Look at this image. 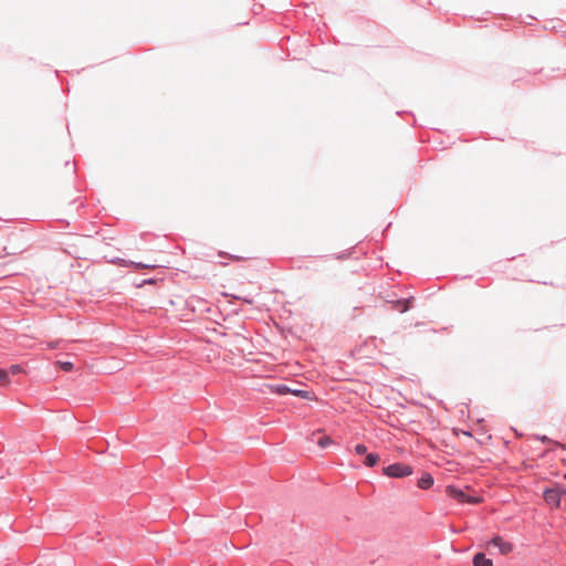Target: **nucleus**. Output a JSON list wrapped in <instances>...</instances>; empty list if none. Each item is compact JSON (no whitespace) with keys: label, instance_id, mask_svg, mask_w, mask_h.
I'll list each match as a JSON object with an SVG mask.
<instances>
[{"label":"nucleus","instance_id":"obj_1","mask_svg":"<svg viewBox=\"0 0 566 566\" xmlns=\"http://www.w3.org/2000/svg\"><path fill=\"white\" fill-rule=\"evenodd\" d=\"M385 475L390 478H405L412 473V468L403 463H394L382 469Z\"/></svg>","mask_w":566,"mask_h":566},{"label":"nucleus","instance_id":"obj_2","mask_svg":"<svg viewBox=\"0 0 566 566\" xmlns=\"http://www.w3.org/2000/svg\"><path fill=\"white\" fill-rule=\"evenodd\" d=\"M447 494L459 502H467V503H479L480 499L476 496L468 495L464 491L457 489L455 486L449 485L447 486Z\"/></svg>","mask_w":566,"mask_h":566},{"label":"nucleus","instance_id":"obj_3","mask_svg":"<svg viewBox=\"0 0 566 566\" xmlns=\"http://www.w3.org/2000/svg\"><path fill=\"white\" fill-rule=\"evenodd\" d=\"M490 546H493L495 548L499 549V552L503 555H506L509 553L512 552L513 549V545L506 541H504L502 537L500 536H495L493 537L490 543H489Z\"/></svg>","mask_w":566,"mask_h":566},{"label":"nucleus","instance_id":"obj_4","mask_svg":"<svg viewBox=\"0 0 566 566\" xmlns=\"http://www.w3.org/2000/svg\"><path fill=\"white\" fill-rule=\"evenodd\" d=\"M562 493L557 489H548L544 492V500L553 507H558Z\"/></svg>","mask_w":566,"mask_h":566},{"label":"nucleus","instance_id":"obj_5","mask_svg":"<svg viewBox=\"0 0 566 566\" xmlns=\"http://www.w3.org/2000/svg\"><path fill=\"white\" fill-rule=\"evenodd\" d=\"M243 259H247L245 256H241V255H232V254H229L222 250H219L217 255H216V260L214 262L221 264V265H227L229 264L230 261H234V260H243Z\"/></svg>","mask_w":566,"mask_h":566},{"label":"nucleus","instance_id":"obj_6","mask_svg":"<svg viewBox=\"0 0 566 566\" xmlns=\"http://www.w3.org/2000/svg\"><path fill=\"white\" fill-rule=\"evenodd\" d=\"M473 565L474 566H492V560L486 558L483 553H478L473 557Z\"/></svg>","mask_w":566,"mask_h":566},{"label":"nucleus","instance_id":"obj_7","mask_svg":"<svg viewBox=\"0 0 566 566\" xmlns=\"http://www.w3.org/2000/svg\"><path fill=\"white\" fill-rule=\"evenodd\" d=\"M433 484V478L430 474H423L419 481L418 486L422 490H427Z\"/></svg>","mask_w":566,"mask_h":566},{"label":"nucleus","instance_id":"obj_8","mask_svg":"<svg viewBox=\"0 0 566 566\" xmlns=\"http://www.w3.org/2000/svg\"><path fill=\"white\" fill-rule=\"evenodd\" d=\"M275 391L280 395H283V394H287V392H291V394H294L296 396H302L304 397L305 396V392H303L302 390H291L287 386L285 385H279L276 386L275 388Z\"/></svg>","mask_w":566,"mask_h":566},{"label":"nucleus","instance_id":"obj_9","mask_svg":"<svg viewBox=\"0 0 566 566\" xmlns=\"http://www.w3.org/2000/svg\"><path fill=\"white\" fill-rule=\"evenodd\" d=\"M379 462V455L377 453H368L365 458V465L368 468L375 467Z\"/></svg>","mask_w":566,"mask_h":566},{"label":"nucleus","instance_id":"obj_10","mask_svg":"<svg viewBox=\"0 0 566 566\" xmlns=\"http://www.w3.org/2000/svg\"><path fill=\"white\" fill-rule=\"evenodd\" d=\"M409 300L406 301H398L395 305V308L400 311L401 313L406 312L409 308Z\"/></svg>","mask_w":566,"mask_h":566},{"label":"nucleus","instance_id":"obj_11","mask_svg":"<svg viewBox=\"0 0 566 566\" xmlns=\"http://www.w3.org/2000/svg\"><path fill=\"white\" fill-rule=\"evenodd\" d=\"M10 384L9 373L4 369H0V385L7 386Z\"/></svg>","mask_w":566,"mask_h":566},{"label":"nucleus","instance_id":"obj_12","mask_svg":"<svg viewBox=\"0 0 566 566\" xmlns=\"http://www.w3.org/2000/svg\"><path fill=\"white\" fill-rule=\"evenodd\" d=\"M332 439L327 436H324V437H321L317 441V444L321 447V448H326L328 447L329 444H332Z\"/></svg>","mask_w":566,"mask_h":566},{"label":"nucleus","instance_id":"obj_13","mask_svg":"<svg viewBox=\"0 0 566 566\" xmlns=\"http://www.w3.org/2000/svg\"><path fill=\"white\" fill-rule=\"evenodd\" d=\"M56 364L65 371H71L73 369V364L71 361H57Z\"/></svg>","mask_w":566,"mask_h":566},{"label":"nucleus","instance_id":"obj_14","mask_svg":"<svg viewBox=\"0 0 566 566\" xmlns=\"http://www.w3.org/2000/svg\"><path fill=\"white\" fill-rule=\"evenodd\" d=\"M355 452L358 454V455H363V454H366L367 453V448L365 444H356L355 446Z\"/></svg>","mask_w":566,"mask_h":566},{"label":"nucleus","instance_id":"obj_15","mask_svg":"<svg viewBox=\"0 0 566 566\" xmlns=\"http://www.w3.org/2000/svg\"><path fill=\"white\" fill-rule=\"evenodd\" d=\"M22 368L21 366L19 365H12L9 369V371L12 374V375H15V374H19L21 373Z\"/></svg>","mask_w":566,"mask_h":566},{"label":"nucleus","instance_id":"obj_16","mask_svg":"<svg viewBox=\"0 0 566 566\" xmlns=\"http://www.w3.org/2000/svg\"><path fill=\"white\" fill-rule=\"evenodd\" d=\"M138 268H154L155 265H149V264H143V263H137L136 264Z\"/></svg>","mask_w":566,"mask_h":566},{"label":"nucleus","instance_id":"obj_17","mask_svg":"<svg viewBox=\"0 0 566 566\" xmlns=\"http://www.w3.org/2000/svg\"><path fill=\"white\" fill-rule=\"evenodd\" d=\"M56 346H57V343H54V344L52 343V344H50V347H51V348H55Z\"/></svg>","mask_w":566,"mask_h":566},{"label":"nucleus","instance_id":"obj_18","mask_svg":"<svg viewBox=\"0 0 566 566\" xmlns=\"http://www.w3.org/2000/svg\"><path fill=\"white\" fill-rule=\"evenodd\" d=\"M541 440H542V441H546V440H547V438H546V437H542V438H541Z\"/></svg>","mask_w":566,"mask_h":566},{"label":"nucleus","instance_id":"obj_19","mask_svg":"<svg viewBox=\"0 0 566 566\" xmlns=\"http://www.w3.org/2000/svg\"><path fill=\"white\" fill-rule=\"evenodd\" d=\"M564 478L566 479V473L564 474Z\"/></svg>","mask_w":566,"mask_h":566}]
</instances>
